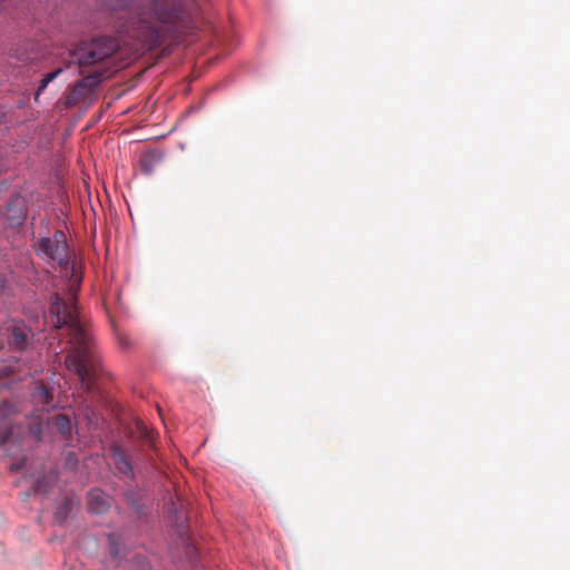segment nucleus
<instances>
[{"label":"nucleus","instance_id":"10","mask_svg":"<svg viewBox=\"0 0 570 570\" xmlns=\"http://www.w3.org/2000/svg\"><path fill=\"white\" fill-rule=\"evenodd\" d=\"M111 459L120 474L130 479L134 478L131 460L120 446L115 445L111 448Z\"/></svg>","mask_w":570,"mask_h":570},{"label":"nucleus","instance_id":"2","mask_svg":"<svg viewBox=\"0 0 570 570\" xmlns=\"http://www.w3.org/2000/svg\"><path fill=\"white\" fill-rule=\"evenodd\" d=\"M76 301L75 291H70L66 297L56 293L51 297L49 317L55 330L66 338L62 351L67 352V368L78 375L83 387L91 390L101 370V358L79 318Z\"/></svg>","mask_w":570,"mask_h":570},{"label":"nucleus","instance_id":"20","mask_svg":"<svg viewBox=\"0 0 570 570\" xmlns=\"http://www.w3.org/2000/svg\"><path fill=\"white\" fill-rule=\"evenodd\" d=\"M48 490V481L45 476H39L35 480L32 491L35 493H46Z\"/></svg>","mask_w":570,"mask_h":570},{"label":"nucleus","instance_id":"16","mask_svg":"<svg viewBox=\"0 0 570 570\" xmlns=\"http://www.w3.org/2000/svg\"><path fill=\"white\" fill-rule=\"evenodd\" d=\"M71 510H72L71 499L63 498L59 502L58 507L56 508L55 515H53L55 522L62 524L69 517Z\"/></svg>","mask_w":570,"mask_h":570},{"label":"nucleus","instance_id":"21","mask_svg":"<svg viewBox=\"0 0 570 570\" xmlns=\"http://www.w3.org/2000/svg\"><path fill=\"white\" fill-rule=\"evenodd\" d=\"M14 376L13 365H3L0 367V379H8Z\"/></svg>","mask_w":570,"mask_h":570},{"label":"nucleus","instance_id":"12","mask_svg":"<svg viewBox=\"0 0 570 570\" xmlns=\"http://www.w3.org/2000/svg\"><path fill=\"white\" fill-rule=\"evenodd\" d=\"M51 425L61 435V438L69 442L72 439V424L66 414H58L51 419Z\"/></svg>","mask_w":570,"mask_h":570},{"label":"nucleus","instance_id":"28","mask_svg":"<svg viewBox=\"0 0 570 570\" xmlns=\"http://www.w3.org/2000/svg\"><path fill=\"white\" fill-rule=\"evenodd\" d=\"M2 348V345L0 344V350Z\"/></svg>","mask_w":570,"mask_h":570},{"label":"nucleus","instance_id":"18","mask_svg":"<svg viewBox=\"0 0 570 570\" xmlns=\"http://www.w3.org/2000/svg\"><path fill=\"white\" fill-rule=\"evenodd\" d=\"M109 553L115 558L121 557V540L117 533L108 534Z\"/></svg>","mask_w":570,"mask_h":570},{"label":"nucleus","instance_id":"23","mask_svg":"<svg viewBox=\"0 0 570 570\" xmlns=\"http://www.w3.org/2000/svg\"><path fill=\"white\" fill-rule=\"evenodd\" d=\"M8 160L7 158L3 156V154L0 151V175L4 171H7L8 169Z\"/></svg>","mask_w":570,"mask_h":570},{"label":"nucleus","instance_id":"7","mask_svg":"<svg viewBox=\"0 0 570 570\" xmlns=\"http://www.w3.org/2000/svg\"><path fill=\"white\" fill-rule=\"evenodd\" d=\"M27 216V204L24 198L14 193L8 199L3 210L0 209V220L8 227H18L23 224Z\"/></svg>","mask_w":570,"mask_h":570},{"label":"nucleus","instance_id":"26","mask_svg":"<svg viewBox=\"0 0 570 570\" xmlns=\"http://www.w3.org/2000/svg\"><path fill=\"white\" fill-rule=\"evenodd\" d=\"M91 413H92V416L95 417V424L97 425L98 421H99V417L95 414L94 411H91Z\"/></svg>","mask_w":570,"mask_h":570},{"label":"nucleus","instance_id":"17","mask_svg":"<svg viewBox=\"0 0 570 570\" xmlns=\"http://www.w3.org/2000/svg\"><path fill=\"white\" fill-rule=\"evenodd\" d=\"M126 570H151L148 559L144 556H135L125 564Z\"/></svg>","mask_w":570,"mask_h":570},{"label":"nucleus","instance_id":"24","mask_svg":"<svg viewBox=\"0 0 570 570\" xmlns=\"http://www.w3.org/2000/svg\"><path fill=\"white\" fill-rule=\"evenodd\" d=\"M24 466V460L17 461L10 464L11 472H18Z\"/></svg>","mask_w":570,"mask_h":570},{"label":"nucleus","instance_id":"9","mask_svg":"<svg viewBox=\"0 0 570 570\" xmlns=\"http://www.w3.org/2000/svg\"><path fill=\"white\" fill-rule=\"evenodd\" d=\"M27 409V405H23L22 409H18L8 400L0 402V420L3 421L0 423V448H3L8 442H10L13 433L12 428L6 424V420L18 412H23L24 414Z\"/></svg>","mask_w":570,"mask_h":570},{"label":"nucleus","instance_id":"11","mask_svg":"<svg viewBox=\"0 0 570 570\" xmlns=\"http://www.w3.org/2000/svg\"><path fill=\"white\" fill-rule=\"evenodd\" d=\"M88 511L94 514H101L109 509V498L99 489L88 493Z\"/></svg>","mask_w":570,"mask_h":570},{"label":"nucleus","instance_id":"1","mask_svg":"<svg viewBox=\"0 0 570 570\" xmlns=\"http://www.w3.org/2000/svg\"><path fill=\"white\" fill-rule=\"evenodd\" d=\"M112 11L130 9L126 30L144 50L163 45H179L202 26V10L196 0H99Z\"/></svg>","mask_w":570,"mask_h":570},{"label":"nucleus","instance_id":"15","mask_svg":"<svg viewBox=\"0 0 570 570\" xmlns=\"http://www.w3.org/2000/svg\"><path fill=\"white\" fill-rule=\"evenodd\" d=\"M125 500L138 515L141 517L146 514L145 505L141 502L140 494L137 490H127L125 492Z\"/></svg>","mask_w":570,"mask_h":570},{"label":"nucleus","instance_id":"5","mask_svg":"<svg viewBox=\"0 0 570 570\" xmlns=\"http://www.w3.org/2000/svg\"><path fill=\"white\" fill-rule=\"evenodd\" d=\"M104 72L94 71L92 73L80 79L67 96L66 104L68 106H77L86 102L99 87L102 81Z\"/></svg>","mask_w":570,"mask_h":570},{"label":"nucleus","instance_id":"19","mask_svg":"<svg viewBox=\"0 0 570 570\" xmlns=\"http://www.w3.org/2000/svg\"><path fill=\"white\" fill-rule=\"evenodd\" d=\"M61 71H62V69L58 68V69H56L51 72H48L47 75L43 76V78L41 79V81L36 90V100L41 95V92H43V90L48 87V85L58 77V75Z\"/></svg>","mask_w":570,"mask_h":570},{"label":"nucleus","instance_id":"27","mask_svg":"<svg viewBox=\"0 0 570 570\" xmlns=\"http://www.w3.org/2000/svg\"><path fill=\"white\" fill-rule=\"evenodd\" d=\"M4 2V0H0V4H2Z\"/></svg>","mask_w":570,"mask_h":570},{"label":"nucleus","instance_id":"22","mask_svg":"<svg viewBox=\"0 0 570 570\" xmlns=\"http://www.w3.org/2000/svg\"><path fill=\"white\" fill-rule=\"evenodd\" d=\"M12 56H14L18 60L23 61V62L33 59V57L30 53H28L27 51L22 52L19 49H14Z\"/></svg>","mask_w":570,"mask_h":570},{"label":"nucleus","instance_id":"4","mask_svg":"<svg viewBox=\"0 0 570 570\" xmlns=\"http://www.w3.org/2000/svg\"><path fill=\"white\" fill-rule=\"evenodd\" d=\"M36 253L43 259L57 263L61 268L75 273V265L70 262V249L67 236L62 230H55L51 236L40 237L35 245Z\"/></svg>","mask_w":570,"mask_h":570},{"label":"nucleus","instance_id":"8","mask_svg":"<svg viewBox=\"0 0 570 570\" xmlns=\"http://www.w3.org/2000/svg\"><path fill=\"white\" fill-rule=\"evenodd\" d=\"M30 413H46L53 407V389L42 381H33L30 387Z\"/></svg>","mask_w":570,"mask_h":570},{"label":"nucleus","instance_id":"13","mask_svg":"<svg viewBox=\"0 0 570 570\" xmlns=\"http://www.w3.org/2000/svg\"><path fill=\"white\" fill-rule=\"evenodd\" d=\"M42 415H43V413H30V412H28V410L24 413V416L28 420H30V422L28 424V432L36 441L42 440V432H43Z\"/></svg>","mask_w":570,"mask_h":570},{"label":"nucleus","instance_id":"25","mask_svg":"<svg viewBox=\"0 0 570 570\" xmlns=\"http://www.w3.org/2000/svg\"><path fill=\"white\" fill-rule=\"evenodd\" d=\"M120 344H121V346H122L124 348H126V347H128V346H129L128 341H127V340H125V338H121V340H120Z\"/></svg>","mask_w":570,"mask_h":570},{"label":"nucleus","instance_id":"14","mask_svg":"<svg viewBox=\"0 0 570 570\" xmlns=\"http://www.w3.org/2000/svg\"><path fill=\"white\" fill-rule=\"evenodd\" d=\"M160 159V155L154 150L144 153L139 159L141 173L145 175H151Z\"/></svg>","mask_w":570,"mask_h":570},{"label":"nucleus","instance_id":"3","mask_svg":"<svg viewBox=\"0 0 570 570\" xmlns=\"http://www.w3.org/2000/svg\"><path fill=\"white\" fill-rule=\"evenodd\" d=\"M119 48V42L116 38L110 36H100L91 39L90 41H82L77 45L70 52V58L73 63H77L81 69V73L86 69L104 62L110 58Z\"/></svg>","mask_w":570,"mask_h":570},{"label":"nucleus","instance_id":"6","mask_svg":"<svg viewBox=\"0 0 570 570\" xmlns=\"http://www.w3.org/2000/svg\"><path fill=\"white\" fill-rule=\"evenodd\" d=\"M9 350L26 351L33 338L32 330L23 322L13 320L6 328Z\"/></svg>","mask_w":570,"mask_h":570}]
</instances>
